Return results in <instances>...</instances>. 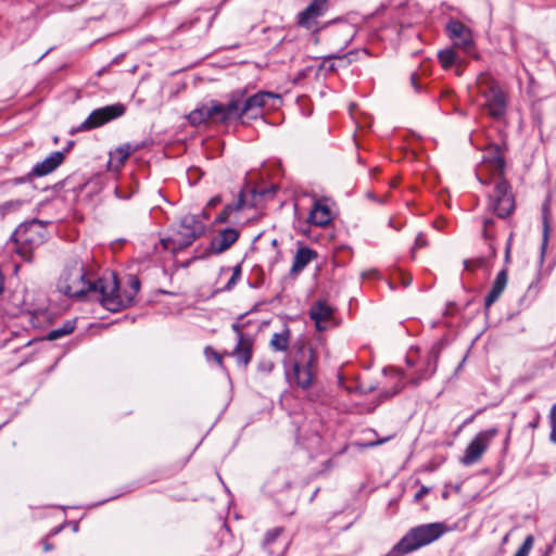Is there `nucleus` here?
I'll list each match as a JSON object with an SVG mask.
<instances>
[{"label": "nucleus", "instance_id": "nucleus-1", "mask_svg": "<svg viewBox=\"0 0 556 556\" xmlns=\"http://www.w3.org/2000/svg\"><path fill=\"white\" fill-rule=\"evenodd\" d=\"M58 289L70 298H80L88 293H97L104 308L118 312L130 306L140 290L137 276H128V289L122 291L117 277L94 278L92 268L78 257L70 258L58 282Z\"/></svg>", "mask_w": 556, "mask_h": 556}, {"label": "nucleus", "instance_id": "nucleus-2", "mask_svg": "<svg viewBox=\"0 0 556 556\" xmlns=\"http://www.w3.org/2000/svg\"><path fill=\"white\" fill-rule=\"evenodd\" d=\"M291 362L295 384L302 390L308 389L317 372L316 352L305 340H298L292 346Z\"/></svg>", "mask_w": 556, "mask_h": 556}, {"label": "nucleus", "instance_id": "nucleus-3", "mask_svg": "<svg viewBox=\"0 0 556 556\" xmlns=\"http://www.w3.org/2000/svg\"><path fill=\"white\" fill-rule=\"evenodd\" d=\"M476 89L482 99L481 106L493 119H501L507 110V97L500 84L489 74L482 73L477 77Z\"/></svg>", "mask_w": 556, "mask_h": 556}, {"label": "nucleus", "instance_id": "nucleus-4", "mask_svg": "<svg viewBox=\"0 0 556 556\" xmlns=\"http://www.w3.org/2000/svg\"><path fill=\"white\" fill-rule=\"evenodd\" d=\"M278 98V94L269 91H258L252 96H247L244 89L237 90L230 94L227 102L228 106L235 108L230 113V121H240L244 115L257 118L262 115V110L269 104V101Z\"/></svg>", "mask_w": 556, "mask_h": 556}, {"label": "nucleus", "instance_id": "nucleus-5", "mask_svg": "<svg viewBox=\"0 0 556 556\" xmlns=\"http://www.w3.org/2000/svg\"><path fill=\"white\" fill-rule=\"evenodd\" d=\"M447 531V526L440 521L413 527L396 543V551H403L407 555L435 542Z\"/></svg>", "mask_w": 556, "mask_h": 556}, {"label": "nucleus", "instance_id": "nucleus-6", "mask_svg": "<svg viewBox=\"0 0 556 556\" xmlns=\"http://www.w3.org/2000/svg\"><path fill=\"white\" fill-rule=\"evenodd\" d=\"M205 230V225L195 214H187L180 219V224L175 233L163 239L164 249L170 250L174 254L190 247Z\"/></svg>", "mask_w": 556, "mask_h": 556}, {"label": "nucleus", "instance_id": "nucleus-7", "mask_svg": "<svg viewBox=\"0 0 556 556\" xmlns=\"http://www.w3.org/2000/svg\"><path fill=\"white\" fill-rule=\"evenodd\" d=\"M12 239L16 243V252L30 261L35 249L46 240L45 225L38 219L23 223L15 229Z\"/></svg>", "mask_w": 556, "mask_h": 556}, {"label": "nucleus", "instance_id": "nucleus-8", "mask_svg": "<svg viewBox=\"0 0 556 556\" xmlns=\"http://www.w3.org/2000/svg\"><path fill=\"white\" fill-rule=\"evenodd\" d=\"M505 157L498 143H490L483 150L477 178L482 185H490L493 179L503 178L505 174Z\"/></svg>", "mask_w": 556, "mask_h": 556}, {"label": "nucleus", "instance_id": "nucleus-9", "mask_svg": "<svg viewBox=\"0 0 556 556\" xmlns=\"http://www.w3.org/2000/svg\"><path fill=\"white\" fill-rule=\"evenodd\" d=\"M495 187L488 197V210L498 218H507L515 211V198L508 181L503 178L493 179Z\"/></svg>", "mask_w": 556, "mask_h": 556}, {"label": "nucleus", "instance_id": "nucleus-10", "mask_svg": "<svg viewBox=\"0 0 556 556\" xmlns=\"http://www.w3.org/2000/svg\"><path fill=\"white\" fill-rule=\"evenodd\" d=\"M233 109V106H228V103L224 104L212 100L207 104H203L191 111L187 118L193 126H199L208 121L214 124H229L231 122L230 113Z\"/></svg>", "mask_w": 556, "mask_h": 556}, {"label": "nucleus", "instance_id": "nucleus-11", "mask_svg": "<svg viewBox=\"0 0 556 556\" xmlns=\"http://www.w3.org/2000/svg\"><path fill=\"white\" fill-rule=\"evenodd\" d=\"M126 112L125 104L117 102L93 110L78 126L79 131L99 128L114 119L122 117Z\"/></svg>", "mask_w": 556, "mask_h": 556}, {"label": "nucleus", "instance_id": "nucleus-12", "mask_svg": "<svg viewBox=\"0 0 556 556\" xmlns=\"http://www.w3.org/2000/svg\"><path fill=\"white\" fill-rule=\"evenodd\" d=\"M497 434L498 429L496 427L478 432L467 445L464 455L460 458V463L464 466L476 464Z\"/></svg>", "mask_w": 556, "mask_h": 556}, {"label": "nucleus", "instance_id": "nucleus-13", "mask_svg": "<svg viewBox=\"0 0 556 556\" xmlns=\"http://www.w3.org/2000/svg\"><path fill=\"white\" fill-rule=\"evenodd\" d=\"M334 309L324 301L315 302L308 312L309 318L315 323L318 331H325L333 326Z\"/></svg>", "mask_w": 556, "mask_h": 556}, {"label": "nucleus", "instance_id": "nucleus-14", "mask_svg": "<svg viewBox=\"0 0 556 556\" xmlns=\"http://www.w3.org/2000/svg\"><path fill=\"white\" fill-rule=\"evenodd\" d=\"M329 9V0H312L305 10L298 14V24L306 29H313L315 20L323 16Z\"/></svg>", "mask_w": 556, "mask_h": 556}, {"label": "nucleus", "instance_id": "nucleus-15", "mask_svg": "<svg viewBox=\"0 0 556 556\" xmlns=\"http://www.w3.org/2000/svg\"><path fill=\"white\" fill-rule=\"evenodd\" d=\"M446 31L454 41V46L469 51L472 46V36L467 26L462 22L452 20L446 25Z\"/></svg>", "mask_w": 556, "mask_h": 556}, {"label": "nucleus", "instance_id": "nucleus-16", "mask_svg": "<svg viewBox=\"0 0 556 556\" xmlns=\"http://www.w3.org/2000/svg\"><path fill=\"white\" fill-rule=\"evenodd\" d=\"M440 350L437 345H432L425 359L422 366L416 371L415 376L409 380L413 386H418L422 380L429 379L437 370Z\"/></svg>", "mask_w": 556, "mask_h": 556}, {"label": "nucleus", "instance_id": "nucleus-17", "mask_svg": "<svg viewBox=\"0 0 556 556\" xmlns=\"http://www.w3.org/2000/svg\"><path fill=\"white\" fill-rule=\"evenodd\" d=\"M282 527L269 529L264 536L262 546L270 556H282L287 549V541L281 538Z\"/></svg>", "mask_w": 556, "mask_h": 556}, {"label": "nucleus", "instance_id": "nucleus-18", "mask_svg": "<svg viewBox=\"0 0 556 556\" xmlns=\"http://www.w3.org/2000/svg\"><path fill=\"white\" fill-rule=\"evenodd\" d=\"M240 232L236 228H225L220 230L210 242L208 250L213 254H220L227 251L238 239Z\"/></svg>", "mask_w": 556, "mask_h": 556}, {"label": "nucleus", "instance_id": "nucleus-19", "mask_svg": "<svg viewBox=\"0 0 556 556\" xmlns=\"http://www.w3.org/2000/svg\"><path fill=\"white\" fill-rule=\"evenodd\" d=\"M65 151H54L50 153L45 160L38 162L31 168V175L36 177H43L54 172L65 160Z\"/></svg>", "mask_w": 556, "mask_h": 556}, {"label": "nucleus", "instance_id": "nucleus-20", "mask_svg": "<svg viewBox=\"0 0 556 556\" xmlns=\"http://www.w3.org/2000/svg\"><path fill=\"white\" fill-rule=\"evenodd\" d=\"M254 339L250 337H241L237 340L233 350L229 353L230 356L235 357L238 365L247 367L253 356Z\"/></svg>", "mask_w": 556, "mask_h": 556}, {"label": "nucleus", "instance_id": "nucleus-21", "mask_svg": "<svg viewBox=\"0 0 556 556\" xmlns=\"http://www.w3.org/2000/svg\"><path fill=\"white\" fill-rule=\"evenodd\" d=\"M330 24H337V26L331 30L334 39L338 40V46H340V51L345 50L349 45L353 41L356 29L354 25L344 22V21H332Z\"/></svg>", "mask_w": 556, "mask_h": 556}, {"label": "nucleus", "instance_id": "nucleus-22", "mask_svg": "<svg viewBox=\"0 0 556 556\" xmlns=\"http://www.w3.org/2000/svg\"><path fill=\"white\" fill-rule=\"evenodd\" d=\"M508 281L507 270L502 269L497 275L496 278L492 285L491 290L485 295L484 299V306L485 308H489L492 306L493 303L497 301V299L501 296L503 291L505 290Z\"/></svg>", "mask_w": 556, "mask_h": 556}, {"label": "nucleus", "instance_id": "nucleus-23", "mask_svg": "<svg viewBox=\"0 0 556 556\" xmlns=\"http://www.w3.org/2000/svg\"><path fill=\"white\" fill-rule=\"evenodd\" d=\"M331 220L329 206L321 201H315L308 216V222L315 226L325 227Z\"/></svg>", "mask_w": 556, "mask_h": 556}, {"label": "nucleus", "instance_id": "nucleus-24", "mask_svg": "<svg viewBox=\"0 0 556 556\" xmlns=\"http://www.w3.org/2000/svg\"><path fill=\"white\" fill-rule=\"evenodd\" d=\"M316 256L317 253L313 249L308 247L299 248L293 257L291 273L296 274L302 271Z\"/></svg>", "mask_w": 556, "mask_h": 556}, {"label": "nucleus", "instance_id": "nucleus-25", "mask_svg": "<svg viewBox=\"0 0 556 556\" xmlns=\"http://www.w3.org/2000/svg\"><path fill=\"white\" fill-rule=\"evenodd\" d=\"M352 55H354V52H349L345 54H340V53L329 54L324 58V61H323V64L320 67L328 72H336L338 68V64L334 62V60L339 61V63H340L339 65L348 66L349 64L352 63V58H351Z\"/></svg>", "mask_w": 556, "mask_h": 556}, {"label": "nucleus", "instance_id": "nucleus-26", "mask_svg": "<svg viewBox=\"0 0 556 556\" xmlns=\"http://www.w3.org/2000/svg\"><path fill=\"white\" fill-rule=\"evenodd\" d=\"M495 220L491 217H483L482 219V237L485 241H489V250L490 256L495 257L496 249L493 244V240L495 239Z\"/></svg>", "mask_w": 556, "mask_h": 556}, {"label": "nucleus", "instance_id": "nucleus-27", "mask_svg": "<svg viewBox=\"0 0 556 556\" xmlns=\"http://www.w3.org/2000/svg\"><path fill=\"white\" fill-rule=\"evenodd\" d=\"M290 343V329L285 326L281 332H276L270 339V346L274 351L286 352Z\"/></svg>", "mask_w": 556, "mask_h": 556}, {"label": "nucleus", "instance_id": "nucleus-28", "mask_svg": "<svg viewBox=\"0 0 556 556\" xmlns=\"http://www.w3.org/2000/svg\"><path fill=\"white\" fill-rule=\"evenodd\" d=\"M247 207H255V202L248 201V193L245 191H240L238 199L235 202L227 204L224 210L226 213L232 215L233 213H237Z\"/></svg>", "mask_w": 556, "mask_h": 556}, {"label": "nucleus", "instance_id": "nucleus-29", "mask_svg": "<svg viewBox=\"0 0 556 556\" xmlns=\"http://www.w3.org/2000/svg\"><path fill=\"white\" fill-rule=\"evenodd\" d=\"M76 328V320H66L61 327L54 328L47 333V339L50 341L58 340L64 336L71 334Z\"/></svg>", "mask_w": 556, "mask_h": 556}, {"label": "nucleus", "instance_id": "nucleus-30", "mask_svg": "<svg viewBox=\"0 0 556 556\" xmlns=\"http://www.w3.org/2000/svg\"><path fill=\"white\" fill-rule=\"evenodd\" d=\"M438 59L441 66L444 70H448L456 63L457 53L454 51L453 48H446L444 50L439 51Z\"/></svg>", "mask_w": 556, "mask_h": 556}, {"label": "nucleus", "instance_id": "nucleus-31", "mask_svg": "<svg viewBox=\"0 0 556 556\" xmlns=\"http://www.w3.org/2000/svg\"><path fill=\"white\" fill-rule=\"evenodd\" d=\"M25 203H26L25 200L15 199V200H10V201H7V202L0 204V216L5 217L10 214L18 212L24 206Z\"/></svg>", "mask_w": 556, "mask_h": 556}, {"label": "nucleus", "instance_id": "nucleus-32", "mask_svg": "<svg viewBox=\"0 0 556 556\" xmlns=\"http://www.w3.org/2000/svg\"><path fill=\"white\" fill-rule=\"evenodd\" d=\"M488 266H489V262H488V258L484 256L464 261V268H465V270H468V271H473L476 268H485Z\"/></svg>", "mask_w": 556, "mask_h": 556}, {"label": "nucleus", "instance_id": "nucleus-33", "mask_svg": "<svg viewBox=\"0 0 556 556\" xmlns=\"http://www.w3.org/2000/svg\"><path fill=\"white\" fill-rule=\"evenodd\" d=\"M240 191H245L248 193V201L255 202V206L260 199L268 194L270 191L267 189L257 190L256 188H250L248 185L244 186Z\"/></svg>", "mask_w": 556, "mask_h": 556}, {"label": "nucleus", "instance_id": "nucleus-34", "mask_svg": "<svg viewBox=\"0 0 556 556\" xmlns=\"http://www.w3.org/2000/svg\"><path fill=\"white\" fill-rule=\"evenodd\" d=\"M240 191H245L248 193V201L255 202V206L260 199L268 194L270 191L267 189L257 190L256 188H250L248 185L244 186Z\"/></svg>", "mask_w": 556, "mask_h": 556}, {"label": "nucleus", "instance_id": "nucleus-35", "mask_svg": "<svg viewBox=\"0 0 556 556\" xmlns=\"http://www.w3.org/2000/svg\"><path fill=\"white\" fill-rule=\"evenodd\" d=\"M533 535H527L523 543L521 544V546L518 548L514 556H528L533 547Z\"/></svg>", "mask_w": 556, "mask_h": 556}, {"label": "nucleus", "instance_id": "nucleus-36", "mask_svg": "<svg viewBox=\"0 0 556 556\" xmlns=\"http://www.w3.org/2000/svg\"><path fill=\"white\" fill-rule=\"evenodd\" d=\"M244 315H240L236 321L231 325V329L232 331L236 333L237 336V340H239L240 336L241 337H250L251 334H248V333H244L243 332V329L247 327L248 323H242V319H243Z\"/></svg>", "mask_w": 556, "mask_h": 556}, {"label": "nucleus", "instance_id": "nucleus-37", "mask_svg": "<svg viewBox=\"0 0 556 556\" xmlns=\"http://www.w3.org/2000/svg\"><path fill=\"white\" fill-rule=\"evenodd\" d=\"M536 294H538V288L535 285L531 283L528 287L526 294L520 299V305L528 306L533 301V299L536 296Z\"/></svg>", "mask_w": 556, "mask_h": 556}, {"label": "nucleus", "instance_id": "nucleus-38", "mask_svg": "<svg viewBox=\"0 0 556 556\" xmlns=\"http://www.w3.org/2000/svg\"><path fill=\"white\" fill-rule=\"evenodd\" d=\"M549 421H551L549 439L552 442L556 443V403L551 408Z\"/></svg>", "mask_w": 556, "mask_h": 556}, {"label": "nucleus", "instance_id": "nucleus-39", "mask_svg": "<svg viewBox=\"0 0 556 556\" xmlns=\"http://www.w3.org/2000/svg\"><path fill=\"white\" fill-rule=\"evenodd\" d=\"M402 389H403V384L401 382H399L394 387H392V389L382 391L379 394V399H380L379 403L396 395Z\"/></svg>", "mask_w": 556, "mask_h": 556}, {"label": "nucleus", "instance_id": "nucleus-40", "mask_svg": "<svg viewBox=\"0 0 556 556\" xmlns=\"http://www.w3.org/2000/svg\"><path fill=\"white\" fill-rule=\"evenodd\" d=\"M204 354L207 359H214L220 367L223 366V357L222 355L215 351L212 346H206L204 349Z\"/></svg>", "mask_w": 556, "mask_h": 556}, {"label": "nucleus", "instance_id": "nucleus-41", "mask_svg": "<svg viewBox=\"0 0 556 556\" xmlns=\"http://www.w3.org/2000/svg\"><path fill=\"white\" fill-rule=\"evenodd\" d=\"M548 233H549V225L547 222V218L544 217V224H543V238H542V244H541V254L544 255L548 242Z\"/></svg>", "mask_w": 556, "mask_h": 556}, {"label": "nucleus", "instance_id": "nucleus-42", "mask_svg": "<svg viewBox=\"0 0 556 556\" xmlns=\"http://www.w3.org/2000/svg\"><path fill=\"white\" fill-rule=\"evenodd\" d=\"M136 151L130 144H126L125 147L118 148L117 153L121 155V161L124 162L127 157H129Z\"/></svg>", "mask_w": 556, "mask_h": 556}, {"label": "nucleus", "instance_id": "nucleus-43", "mask_svg": "<svg viewBox=\"0 0 556 556\" xmlns=\"http://www.w3.org/2000/svg\"><path fill=\"white\" fill-rule=\"evenodd\" d=\"M36 177L35 175H31V170L29 173H27L26 175L24 176H21V177H16V178H13L12 180H10V182L12 185H23V184H27V182H30L33 180V178Z\"/></svg>", "mask_w": 556, "mask_h": 556}, {"label": "nucleus", "instance_id": "nucleus-44", "mask_svg": "<svg viewBox=\"0 0 556 556\" xmlns=\"http://www.w3.org/2000/svg\"><path fill=\"white\" fill-rule=\"evenodd\" d=\"M392 439V435H389V437H386V438H382V439H379V440H376V441H370L368 443H365L363 444L364 447H375V446H378V445H381L386 442H388L389 440Z\"/></svg>", "mask_w": 556, "mask_h": 556}, {"label": "nucleus", "instance_id": "nucleus-45", "mask_svg": "<svg viewBox=\"0 0 556 556\" xmlns=\"http://www.w3.org/2000/svg\"><path fill=\"white\" fill-rule=\"evenodd\" d=\"M427 244V240L425 238V236L419 232L417 236H416V239H415V244H414V248H413V251H415L416 249H419V248H422Z\"/></svg>", "mask_w": 556, "mask_h": 556}, {"label": "nucleus", "instance_id": "nucleus-46", "mask_svg": "<svg viewBox=\"0 0 556 556\" xmlns=\"http://www.w3.org/2000/svg\"><path fill=\"white\" fill-rule=\"evenodd\" d=\"M274 368V363L270 361H264L258 364V369L261 371L270 372Z\"/></svg>", "mask_w": 556, "mask_h": 556}, {"label": "nucleus", "instance_id": "nucleus-47", "mask_svg": "<svg viewBox=\"0 0 556 556\" xmlns=\"http://www.w3.org/2000/svg\"><path fill=\"white\" fill-rule=\"evenodd\" d=\"M231 215L226 213L225 210H223L218 216L216 217V223H219V224H223V223H228V222H231L230 219Z\"/></svg>", "mask_w": 556, "mask_h": 556}, {"label": "nucleus", "instance_id": "nucleus-48", "mask_svg": "<svg viewBox=\"0 0 556 556\" xmlns=\"http://www.w3.org/2000/svg\"><path fill=\"white\" fill-rule=\"evenodd\" d=\"M511 242H513V233L509 235L508 240L506 242V247H505V261L506 262H508L510 258Z\"/></svg>", "mask_w": 556, "mask_h": 556}, {"label": "nucleus", "instance_id": "nucleus-49", "mask_svg": "<svg viewBox=\"0 0 556 556\" xmlns=\"http://www.w3.org/2000/svg\"><path fill=\"white\" fill-rule=\"evenodd\" d=\"M430 492V489L428 486L422 485L419 491L415 494L414 500L420 501L425 495H427Z\"/></svg>", "mask_w": 556, "mask_h": 556}, {"label": "nucleus", "instance_id": "nucleus-50", "mask_svg": "<svg viewBox=\"0 0 556 556\" xmlns=\"http://www.w3.org/2000/svg\"><path fill=\"white\" fill-rule=\"evenodd\" d=\"M238 281H239V279H237L236 277L231 276L229 278V280L227 281V283L225 285V287L222 290L223 291H230V290H232Z\"/></svg>", "mask_w": 556, "mask_h": 556}, {"label": "nucleus", "instance_id": "nucleus-51", "mask_svg": "<svg viewBox=\"0 0 556 556\" xmlns=\"http://www.w3.org/2000/svg\"><path fill=\"white\" fill-rule=\"evenodd\" d=\"M410 83H412V86L414 87V89L417 91V92H420L421 91V86L418 84L417 81V74L416 73H413L412 76H410Z\"/></svg>", "mask_w": 556, "mask_h": 556}, {"label": "nucleus", "instance_id": "nucleus-52", "mask_svg": "<svg viewBox=\"0 0 556 556\" xmlns=\"http://www.w3.org/2000/svg\"><path fill=\"white\" fill-rule=\"evenodd\" d=\"M222 201H223L222 195L217 194V195H214L213 198H211L208 200L207 205L211 206V207H214L217 204H219Z\"/></svg>", "mask_w": 556, "mask_h": 556}, {"label": "nucleus", "instance_id": "nucleus-53", "mask_svg": "<svg viewBox=\"0 0 556 556\" xmlns=\"http://www.w3.org/2000/svg\"><path fill=\"white\" fill-rule=\"evenodd\" d=\"M241 275H242V267H241V264H237L233 268H232V275L233 277H236L237 279L240 280L241 278Z\"/></svg>", "mask_w": 556, "mask_h": 556}, {"label": "nucleus", "instance_id": "nucleus-54", "mask_svg": "<svg viewBox=\"0 0 556 556\" xmlns=\"http://www.w3.org/2000/svg\"><path fill=\"white\" fill-rule=\"evenodd\" d=\"M540 420H541V417H540V415H539V414H536V415L534 416L533 420H532V421H530L528 426H529L530 428H532V429H535V428H538V427H539V425H540Z\"/></svg>", "mask_w": 556, "mask_h": 556}, {"label": "nucleus", "instance_id": "nucleus-55", "mask_svg": "<svg viewBox=\"0 0 556 556\" xmlns=\"http://www.w3.org/2000/svg\"><path fill=\"white\" fill-rule=\"evenodd\" d=\"M480 412H481V410H477V412H476V414H473L472 416L468 417V418L464 421L463 426H466V425L471 424V422L473 421V419H475L476 415L480 414Z\"/></svg>", "mask_w": 556, "mask_h": 556}, {"label": "nucleus", "instance_id": "nucleus-56", "mask_svg": "<svg viewBox=\"0 0 556 556\" xmlns=\"http://www.w3.org/2000/svg\"><path fill=\"white\" fill-rule=\"evenodd\" d=\"M323 466H324V470H329V469H330V468H332V466H333V462H332V459H328V460H326V462L323 464Z\"/></svg>", "mask_w": 556, "mask_h": 556}, {"label": "nucleus", "instance_id": "nucleus-57", "mask_svg": "<svg viewBox=\"0 0 556 556\" xmlns=\"http://www.w3.org/2000/svg\"><path fill=\"white\" fill-rule=\"evenodd\" d=\"M406 363L409 367H413L415 365V361L412 356H406Z\"/></svg>", "mask_w": 556, "mask_h": 556}, {"label": "nucleus", "instance_id": "nucleus-58", "mask_svg": "<svg viewBox=\"0 0 556 556\" xmlns=\"http://www.w3.org/2000/svg\"><path fill=\"white\" fill-rule=\"evenodd\" d=\"M4 281L2 273L0 271V294L3 292Z\"/></svg>", "mask_w": 556, "mask_h": 556}, {"label": "nucleus", "instance_id": "nucleus-59", "mask_svg": "<svg viewBox=\"0 0 556 556\" xmlns=\"http://www.w3.org/2000/svg\"><path fill=\"white\" fill-rule=\"evenodd\" d=\"M43 549L45 552H49L52 549V545L48 542H43Z\"/></svg>", "mask_w": 556, "mask_h": 556}, {"label": "nucleus", "instance_id": "nucleus-60", "mask_svg": "<svg viewBox=\"0 0 556 556\" xmlns=\"http://www.w3.org/2000/svg\"><path fill=\"white\" fill-rule=\"evenodd\" d=\"M319 492V488H317L314 493L312 494L311 498H309V502H313L314 498L316 497L317 493Z\"/></svg>", "mask_w": 556, "mask_h": 556}, {"label": "nucleus", "instance_id": "nucleus-61", "mask_svg": "<svg viewBox=\"0 0 556 556\" xmlns=\"http://www.w3.org/2000/svg\"><path fill=\"white\" fill-rule=\"evenodd\" d=\"M410 282H412V278L405 279V280L403 281V283H404V286H405V287L409 286V285H410Z\"/></svg>", "mask_w": 556, "mask_h": 556}, {"label": "nucleus", "instance_id": "nucleus-62", "mask_svg": "<svg viewBox=\"0 0 556 556\" xmlns=\"http://www.w3.org/2000/svg\"><path fill=\"white\" fill-rule=\"evenodd\" d=\"M375 389H376V387H375V386H368V392H371V391H374Z\"/></svg>", "mask_w": 556, "mask_h": 556}, {"label": "nucleus", "instance_id": "nucleus-63", "mask_svg": "<svg viewBox=\"0 0 556 556\" xmlns=\"http://www.w3.org/2000/svg\"><path fill=\"white\" fill-rule=\"evenodd\" d=\"M115 194L116 197L122 198V195H119L118 188L115 189Z\"/></svg>", "mask_w": 556, "mask_h": 556}, {"label": "nucleus", "instance_id": "nucleus-64", "mask_svg": "<svg viewBox=\"0 0 556 556\" xmlns=\"http://www.w3.org/2000/svg\"><path fill=\"white\" fill-rule=\"evenodd\" d=\"M277 244V240H273V245H276Z\"/></svg>", "mask_w": 556, "mask_h": 556}]
</instances>
